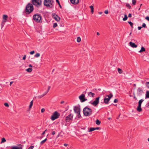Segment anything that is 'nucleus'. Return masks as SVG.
Wrapping results in <instances>:
<instances>
[{
    "label": "nucleus",
    "instance_id": "nucleus-1",
    "mask_svg": "<svg viewBox=\"0 0 149 149\" xmlns=\"http://www.w3.org/2000/svg\"><path fill=\"white\" fill-rule=\"evenodd\" d=\"M34 9L33 5L31 3H28L26 5L25 9V14L29 15L33 11Z\"/></svg>",
    "mask_w": 149,
    "mask_h": 149
},
{
    "label": "nucleus",
    "instance_id": "nucleus-2",
    "mask_svg": "<svg viewBox=\"0 0 149 149\" xmlns=\"http://www.w3.org/2000/svg\"><path fill=\"white\" fill-rule=\"evenodd\" d=\"M83 112L85 116H89L92 114V110L91 109L86 107L83 109Z\"/></svg>",
    "mask_w": 149,
    "mask_h": 149
},
{
    "label": "nucleus",
    "instance_id": "nucleus-3",
    "mask_svg": "<svg viewBox=\"0 0 149 149\" xmlns=\"http://www.w3.org/2000/svg\"><path fill=\"white\" fill-rule=\"evenodd\" d=\"M33 19L35 22L37 23H41L42 22V17L40 14H35L33 16Z\"/></svg>",
    "mask_w": 149,
    "mask_h": 149
},
{
    "label": "nucleus",
    "instance_id": "nucleus-4",
    "mask_svg": "<svg viewBox=\"0 0 149 149\" xmlns=\"http://www.w3.org/2000/svg\"><path fill=\"white\" fill-rule=\"evenodd\" d=\"M54 1L52 0H44V5L47 7L52 8L53 6Z\"/></svg>",
    "mask_w": 149,
    "mask_h": 149
},
{
    "label": "nucleus",
    "instance_id": "nucleus-5",
    "mask_svg": "<svg viewBox=\"0 0 149 149\" xmlns=\"http://www.w3.org/2000/svg\"><path fill=\"white\" fill-rule=\"evenodd\" d=\"M31 3L33 4L39 8L41 6L42 1L41 0H32Z\"/></svg>",
    "mask_w": 149,
    "mask_h": 149
},
{
    "label": "nucleus",
    "instance_id": "nucleus-6",
    "mask_svg": "<svg viewBox=\"0 0 149 149\" xmlns=\"http://www.w3.org/2000/svg\"><path fill=\"white\" fill-rule=\"evenodd\" d=\"M60 116V114L57 111H55L52 115L51 119L52 120H54L58 118Z\"/></svg>",
    "mask_w": 149,
    "mask_h": 149
},
{
    "label": "nucleus",
    "instance_id": "nucleus-7",
    "mask_svg": "<svg viewBox=\"0 0 149 149\" xmlns=\"http://www.w3.org/2000/svg\"><path fill=\"white\" fill-rule=\"evenodd\" d=\"M100 97H98L96 98L94 101L93 102H91L90 101L89 102V103L93 105L94 107L96 106L99 103Z\"/></svg>",
    "mask_w": 149,
    "mask_h": 149
},
{
    "label": "nucleus",
    "instance_id": "nucleus-8",
    "mask_svg": "<svg viewBox=\"0 0 149 149\" xmlns=\"http://www.w3.org/2000/svg\"><path fill=\"white\" fill-rule=\"evenodd\" d=\"M8 17L6 15H3V20L1 24V29L4 26L5 23L7 21Z\"/></svg>",
    "mask_w": 149,
    "mask_h": 149
},
{
    "label": "nucleus",
    "instance_id": "nucleus-9",
    "mask_svg": "<svg viewBox=\"0 0 149 149\" xmlns=\"http://www.w3.org/2000/svg\"><path fill=\"white\" fill-rule=\"evenodd\" d=\"M107 96L108 97H105L104 99V100L105 104H108L110 99L113 96V95L111 93H110L109 95H107Z\"/></svg>",
    "mask_w": 149,
    "mask_h": 149
},
{
    "label": "nucleus",
    "instance_id": "nucleus-10",
    "mask_svg": "<svg viewBox=\"0 0 149 149\" xmlns=\"http://www.w3.org/2000/svg\"><path fill=\"white\" fill-rule=\"evenodd\" d=\"M73 116L72 114H70L66 117L65 120L67 122H69L70 121H72Z\"/></svg>",
    "mask_w": 149,
    "mask_h": 149
},
{
    "label": "nucleus",
    "instance_id": "nucleus-11",
    "mask_svg": "<svg viewBox=\"0 0 149 149\" xmlns=\"http://www.w3.org/2000/svg\"><path fill=\"white\" fill-rule=\"evenodd\" d=\"M85 95L82 94L79 96V98L80 99L81 102H84L86 101L87 100V99L85 98Z\"/></svg>",
    "mask_w": 149,
    "mask_h": 149
},
{
    "label": "nucleus",
    "instance_id": "nucleus-12",
    "mask_svg": "<svg viewBox=\"0 0 149 149\" xmlns=\"http://www.w3.org/2000/svg\"><path fill=\"white\" fill-rule=\"evenodd\" d=\"M143 93V90L142 88H139L137 89V95L138 96H141L142 95V93Z\"/></svg>",
    "mask_w": 149,
    "mask_h": 149
},
{
    "label": "nucleus",
    "instance_id": "nucleus-13",
    "mask_svg": "<svg viewBox=\"0 0 149 149\" xmlns=\"http://www.w3.org/2000/svg\"><path fill=\"white\" fill-rule=\"evenodd\" d=\"M22 146H23L20 144L18 146H12V149H22Z\"/></svg>",
    "mask_w": 149,
    "mask_h": 149
},
{
    "label": "nucleus",
    "instance_id": "nucleus-14",
    "mask_svg": "<svg viewBox=\"0 0 149 149\" xmlns=\"http://www.w3.org/2000/svg\"><path fill=\"white\" fill-rule=\"evenodd\" d=\"M74 110L75 112L77 113L80 112V108L78 107L74 106Z\"/></svg>",
    "mask_w": 149,
    "mask_h": 149
},
{
    "label": "nucleus",
    "instance_id": "nucleus-15",
    "mask_svg": "<svg viewBox=\"0 0 149 149\" xmlns=\"http://www.w3.org/2000/svg\"><path fill=\"white\" fill-rule=\"evenodd\" d=\"M53 17L57 21H58L60 20V17L56 14H54L53 15Z\"/></svg>",
    "mask_w": 149,
    "mask_h": 149
},
{
    "label": "nucleus",
    "instance_id": "nucleus-16",
    "mask_svg": "<svg viewBox=\"0 0 149 149\" xmlns=\"http://www.w3.org/2000/svg\"><path fill=\"white\" fill-rule=\"evenodd\" d=\"M129 45L133 48H136L137 47V45L135 44L134 43L132 42H130L129 43Z\"/></svg>",
    "mask_w": 149,
    "mask_h": 149
},
{
    "label": "nucleus",
    "instance_id": "nucleus-17",
    "mask_svg": "<svg viewBox=\"0 0 149 149\" xmlns=\"http://www.w3.org/2000/svg\"><path fill=\"white\" fill-rule=\"evenodd\" d=\"M71 3L74 4H76L79 2V0H70Z\"/></svg>",
    "mask_w": 149,
    "mask_h": 149
},
{
    "label": "nucleus",
    "instance_id": "nucleus-18",
    "mask_svg": "<svg viewBox=\"0 0 149 149\" xmlns=\"http://www.w3.org/2000/svg\"><path fill=\"white\" fill-rule=\"evenodd\" d=\"M141 105H138L136 109L139 112H140L142 111V109H141Z\"/></svg>",
    "mask_w": 149,
    "mask_h": 149
},
{
    "label": "nucleus",
    "instance_id": "nucleus-19",
    "mask_svg": "<svg viewBox=\"0 0 149 149\" xmlns=\"http://www.w3.org/2000/svg\"><path fill=\"white\" fill-rule=\"evenodd\" d=\"M95 95V93H93L91 92H90L88 93V95L91 97H94Z\"/></svg>",
    "mask_w": 149,
    "mask_h": 149
},
{
    "label": "nucleus",
    "instance_id": "nucleus-20",
    "mask_svg": "<svg viewBox=\"0 0 149 149\" xmlns=\"http://www.w3.org/2000/svg\"><path fill=\"white\" fill-rule=\"evenodd\" d=\"M149 98V91H147L146 93L145 99Z\"/></svg>",
    "mask_w": 149,
    "mask_h": 149
},
{
    "label": "nucleus",
    "instance_id": "nucleus-21",
    "mask_svg": "<svg viewBox=\"0 0 149 149\" xmlns=\"http://www.w3.org/2000/svg\"><path fill=\"white\" fill-rule=\"evenodd\" d=\"M33 104V100H32L30 102V105L29 107V109H31V108Z\"/></svg>",
    "mask_w": 149,
    "mask_h": 149
},
{
    "label": "nucleus",
    "instance_id": "nucleus-22",
    "mask_svg": "<svg viewBox=\"0 0 149 149\" xmlns=\"http://www.w3.org/2000/svg\"><path fill=\"white\" fill-rule=\"evenodd\" d=\"M90 8L91 9V12L92 14H93L94 12V8L92 6H90Z\"/></svg>",
    "mask_w": 149,
    "mask_h": 149
},
{
    "label": "nucleus",
    "instance_id": "nucleus-23",
    "mask_svg": "<svg viewBox=\"0 0 149 149\" xmlns=\"http://www.w3.org/2000/svg\"><path fill=\"white\" fill-rule=\"evenodd\" d=\"M144 100L143 99H141L139 100L138 102V105H141L142 102L144 101Z\"/></svg>",
    "mask_w": 149,
    "mask_h": 149
},
{
    "label": "nucleus",
    "instance_id": "nucleus-24",
    "mask_svg": "<svg viewBox=\"0 0 149 149\" xmlns=\"http://www.w3.org/2000/svg\"><path fill=\"white\" fill-rule=\"evenodd\" d=\"M145 51V48L143 47H141V50L139 51V52H144Z\"/></svg>",
    "mask_w": 149,
    "mask_h": 149
},
{
    "label": "nucleus",
    "instance_id": "nucleus-25",
    "mask_svg": "<svg viewBox=\"0 0 149 149\" xmlns=\"http://www.w3.org/2000/svg\"><path fill=\"white\" fill-rule=\"evenodd\" d=\"M117 70L119 73L121 74L123 73V71L120 68H118Z\"/></svg>",
    "mask_w": 149,
    "mask_h": 149
},
{
    "label": "nucleus",
    "instance_id": "nucleus-26",
    "mask_svg": "<svg viewBox=\"0 0 149 149\" xmlns=\"http://www.w3.org/2000/svg\"><path fill=\"white\" fill-rule=\"evenodd\" d=\"M95 130V127H91L90 128V129L88 130V132H91L92 131H93L94 130Z\"/></svg>",
    "mask_w": 149,
    "mask_h": 149
},
{
    "label": "nucleus",
    "instance_id": "nucleus-27",
    "mask_svg": "<svg viewBox=\"0 0 149 149\" xmlns=\"http://www.w3.org/2000/svg\"><path fill=\"white\" fill-rule=\"evenodd\" d=\"M32 70V69L31 68H29L26 70V71L29 72H31Z\"/></svg>",
    "mask_w": 149,
    "mask_h": 149
},
{
    "label": "nucleus",
    "instance_id": "nucleus-28",
    "mask_svg": "<svg viewBox=\"0 0 149 149\" xmlns=\"http://www.w3.org/2000/svg\"><path fill=\"white\" fill-rule=\"evenodd\" d=\"M96 123L97 125H100L101 123V122L98 119H97L96 121Z\"/></svg>",
    "mask_w": 149,
    "mask_h": 149
},
{
    "label": "nucleus",
    "instance_id": "nucleus-29",
    "mask_svg": "<svg viewBox=\"0 0 149 149\" xmlns=\"http://www.w3.org/2000/svg\"><path fill=\"white\" fill-rule=\"evenodd\" d=\"M127 17L126 14H125L124 15V17L123 19V21H126L127 20Z\"/></svg>",
    "mask_w": 149,
    "mask_h": 149
},
{
    "label": "nucleus",
    "instance_id": "nucleus-30",
    "mask_svg": "<svg viewBox=\"0 0 149 149\" xmlns=\"http://www.w3.org/2000/svg\"><path fill=\"white\" fill-rule=\"evenodd\" d=\"M81 41V38L80 37H78L77 38V41L78 42H80Z\"/></svg>",
    "mask_w": 149,
    "mask_h": 149
},
{
    "label": "nucleus",
    "instance_id": "nucleus-31",
    "mask_svg": "<svg viewBox=\"0 0 149 149\" xmlns=\"http://www.w3.org/2000/svg\"><path fill=\"white\" fill-rule=\"evenodd\" d=\"M47 138H46L44 140H43V141H42L41 142H40V144H43L46 141H47Z\"/></svg>",
    "mask_w": 149,
    "mask_h": 149
},
{
    "label": "nucleus",
    "instance_id": "nucleus-32",
    "mask_svg": "<svg viewBox=\"0 0 149 149\" xmlns=\"http://www.w3.org/2000/svg\"><path fill=\"white\" fill-rule=\"evenodd\" d=\"M128 22L131 26L132 27V28H133V23L131 22H130V21H128Z\"/></svg>",
    "mask_w": 149,
    "mask_h": 149
},
{
    "label": "nucleus",
    "instance_id": "nucleus-33",
    "mask_svg": "<svg viewBox=\"0 0 149 149\" xmlns=\"http://www.w3.org/2000/svg\"><path fill=\"white\" fill-rule=\"evenodd\" d=\"M6 141V140L4 138H3L2 139L1 143H4Z\"/></svg>",
    "mask_w": 149,
    "mask_h": 149
},
{
    "label": "nucleus",
    "instance_id": "nucleus-34",
    "mask_svg": "<svg viewBox=\"0 0 149 149\" xmlns=\"http://www.w3.org/2000/svg\"><path fill=\"white\" fill-rule=\"evenodd\" d=\"M145 85L146 86V87L148 88H149V82H146Z\"/></svg>",
    "mask_w": 149,
    "mask_h": 149
},
{
    "label": "nucleus",
    "instance_id": "nucleus-35",
    "mask_svg": "<svg viewBox=\"0 0 149 149\" xmlns=\"http://www.w3.org/2000/svg\"><path fill=\"white\" fill-rule=\"evenodd\" d=\"M126 6L128 7L129 9L131 8V6L129 3H127L126 4Z\"/></svg>",
    "mask_w": 149,
    "mask_h": 149
},
{
    "label": "nucleus",
    "instance_id": "nucleus-36",
    "mask_svg": "<svg viewBox=\"0 0 149 149\" xmlns=\"http://www.w3.org/2000/svg\"><path fill=\"white\" fill-rule=\"evenodd\" d=\"M40 56V54L39 53H36L34 56L35 57H38Z\"/></svg>",
    "mask_w": 149,
    "mask_h": 149
},
{
    "label": "nucleus",
    "instance_id": "nucleus-37",
    "mask_svg": "<svg viewBox=\"0 0 149 149\" xmlns=\"http://www.w3.org/2000/svg\"><path fill=\"white\" fill-rule=\"evenodd\" d=\"M57 26V24L56 23H55L53 24V27L54 28H55Z\"/></svg>",
    "mask_w": 149,
    "mask_h": 149
},
{
    "label": "nucleus",
    "instance_id": "nucleus-38",
    "mask_svg": "<svg viewBox=\"0 0 149 149\" xmlns=\"http://www.w3.org/2000/svg\"><path fill=\"white\" fill-rule=\"evenodd\" d=\"M132 4L133 5H135L136 3V0H132Z\"/></svg>",
    "mask_w": 149,
    "mask_h": 149
},
{
    "label": "nucleus",
    "instance_id": "nucleus-39",
    "mask_svg": "<svg viewBox=\"0 0 149 149\" xmlns=\"http://www.w3.org/2000/svg\"><path fill=\"white\" fill-rule=\"evenodd\" d=\"M77 113V116L79 118H80L81 116L80 114V112Z\"/></svg>",
    "mask_w": 149,
    "mask_h": 149
},
{
    "label": "nucleus",
    "instance_id": "nucleus-40",
    "mask_svg": "<svg viewBox=\"0 0 149 149\" xmlns=\"http://www.w3.org/2000/svg\"><path fill=\"white\" fill-rule=\"evenodd\" d=\"M45 95H44L43 94H42V95L40 96H38V97L39 98H41V97H43Z\"/></svg>",
    "mask_w": 149,
    "mask_h": 149
},
{
    "label": "nucleus",
    "instance_id": "nucleus-41",
    "mask_svg": "<svg viewBox=\"0 0 149 149\" xmlns=\"http://www.w3.org/2000/svg\"><path fill=\"white\" fill-rule=\"evenodd\" d=\"M4 105L6 107H8L9 105L8 103H5L4 104Z\"/></svg>",
    "mask_w": 149,
    "mask_h": 149
},
{
    "label": "nucleus",
    "instance_id": "nucleus-42",
    "mask_svg": "<svg viewBox=\"0 0 149 149\" xmlns=\"http://www.w3.org/2000/svg\"><path fill=\"white\" fill-rule=\"evenodd\" d=\"M35 53V51L33 50L30 52V53L32 55Z\"/></svg>",
    "mask_w": 149,
    "mask_h": 149
},
{
    "label": "nucleus",
    "instance_id": "nucleus-43",
    "mask_svg": "<svg viewBox=\"0 0 149 149\" xmlns=\"http://www.w3.org/2000/svg\"><path fill=\"white\" fill-rule=\"evenodd\" d=\"M142 26V27H143L146 28V24L144 23H143V24Z\"/></svg>",
    "mask_w": 149,
    "mask_h": 149
},
{
    "label": "nucleus",
    "instance_id": "nucleus-44",
    "mask_svg": "<svg viewBox=\"0 0 149 149\" xmlns=\"http://www.w3.org/2000/svg\"><path fill=\"white\" fill-rule=\"evenodd\" d=\"M104 13L105 14H107L108 13V11L107 10H105Z\"/></svg>",
    "mask_w": 149,
    "mask_h": 149
},
{
    "label": "nucleus",
    "instance_id": "nucleus-45",
    "mask_svg": "<svg viewBox=\"0 0 149 149\" xmlns=\"http://www.w3.org/2000/svg\"><path fill=\"white\" fill-rule=\"evenodd\" d=\"M45 109L42 108L41 110V112L42 113H43L45 111Z\"/></svg>",
    "mask_w": 149,
    "mask_h": 149
},
{
    "label": "nucleus",
    "instance_id": "nucleus-46",
    "mask_svg": "<svg viewBox=\"0 0 149 149\" xmlns=\"http://www.w3.org/2000/svg\"><path fill=\"white\" fill-rule=\"evenodd\" d=\"M118 101V100L117 99H115L114 100V103H117Z\"/></svg>",
    "mask_w": 149,
    "mask_h": 149
},
{
    "label": "nucleus",
    "instance_id": "nucleus-47",
    "mask_svg": "<svg viewBox=\"0 0 149 149\" xmlns=\"http://www.w3.org/2000/svg\"><path fill=\"white\" fill-rule=\"evenodd\" d=\"M134 98L136 100H137V98L136 97V96L135 95V94L134 93Z\"/></svg>",
    "mask_w": 149,
    "mask_h": 149
},
{
    "label": "nucleus",
    "instance_id": "nucleus-48",
    "mask_svg": "<svg viewBox=\"0 0 149 149\" xmlns=\"http://www.w3.org/2000/svg\"><path fill=\"white\" fill-rule=\"evenodd\" d=\"M34 147V146H30L28 149H32Z\"/></svg>",
    "mask_w": 149,
    "mask_h": 149
},
{
    "label": "nucleus",
    "instance_id": "nucleus-49",
    "mask_svg": "<svg viewBox=\"0 0 149 149\" xmlns=\"http://www.w3.org/2000/svg\"><path fill=\"white\" fill-rule=\"evenodd\" d=\"M145 19L147 20H148V21H149V16H147Z\"/></svg>",
    "mask_w": 149,
    "mask_h": 149
},
{
    "label": "nucleus",
    "instance_id": "nucleus-50",
    "mask_svg": "<svg viewBox=\"0 0 149 149\" xmlns=\"http://www.w3.org/2000/svg\"><path fill=\"white\" fill-rule=\"evenodd\" d=\"M146 107L149 108V102L146 104Z\"/></svg>",
    "mask_w": 149,
    "mask_h": 149
},
{
    "label": "nucleus",
    "instance_id": "nucleus-51",
    "mask_svg": "<svg viewBox=\"0 0 149 149\" xmlns=\"http://www.w3.org/2000/svg\"><path fill=\"white\" fill-rule=\"evenodd\" d=\"M48 92V91H47L46 92H45L43 94L44 95H45Z\"/></svg>",
    "mask_w": 149,
    "mask_h": 149
},
{
    "label": "nucleus",
    "instance_id": "nucleus-52",
    "mask_svg": "<svg viewBox=\"0 0 149 149\" xmlns=\"http://www.w3.org/2000/svg\"><path fill=\"white\" fill-rule=\"evenodd\" d=\"M55 132L54 131H53L52 133V135H54L55 134Z\"/></svg>",
    "mask_w": 149,
    "mask_h": 149
},
{
    "label": "nucleus",
    "instance_id": "nucleus-53",
    "mask_svg": "<svg viewBox=\"0 0 149 149\" xmlns=\"http://www.w3.org/2000/svg\"><path fill=\"white\" fill-rule=\"evenodd\" d=\"M142 28V27L141 26H138V30H141V29Z\"/></svg>",
    "mask_w": 149,
    "mask_h": 149
},
{
    "label": "nucleus",
    "instance_id": "nucleus-54",
    "mask_svg": "<svg viewBox=\"0 0 149 149\" xmlns=\"http://www.w3.org/2000/svg\"><path fill=\"white\" fill-rule=\"evenodd\" d=\"M26 58V55H24V56L23 57V58L22 59L24 60H25Z\"/></svg>",
    "mask_w": 149,
    "mask_h": 149
},
{
    "label": "nucleus",
    "instance_id": "nucleus-55",
    "mask_svg": "<svg viewBox=\"0 0 149 149\" xmlns=\"http://www.w3.org/2000/svg\"><path fill=\"white\" fill-rule=\"evenodd\" d=\"M58 5L59 6V7L61 8H62V7L61 6V5L60 4V3H58Z\"/></svg>",
    "mask_w": 149,
    "mask_h": 149
},
{
    "label": "nucleus",
    "instance_id": "nucleus-56",
    "mask_svg": "<svg viewBox=\"0 0 149 149\" xmlns=\"http://www.w3.org/2000/svg\"><path fill=\"white\" fill-rule=\"evenodd\" d=\"M128 17H132V15L131 13H129L128 15Z\"/></svg>",
    "mask_w": 149,
    "mask_h": 149
},
{
    "label": "nucleus",
    "instance_id": "nucleus-57",
    "mask_svg": "<svg viewBox=\"0 0 149 149\" xmlns=\"http://www.w3.org/2000/svg\"><path fill=\"white\" fill-rule=\"evenodd\" d=\"M50 88H51V86H48V89H47V91L49 92V90H50Z\"/></svg>",
    "mask_w": 149,
    "mask_h": 149
},
{
    "label": "nucleus",
    "instance_id": "nucleus-58",
    "mask_svg": "<svg viewBox=\"0 0 149 149\" xmlns=\"http://www.w3.org/2000/svg\"><path fill=\"white\" fill-rule=\"evenodd\" d=\"M95 130H99L100 129V128L99 127H95Z\"/></svg>",
    "mask_w": 149,
    "mask_h": 149
},
{
    "label": "nucleus",
    "instance_id": "nucleus-59",
    "mask_svg": "<svg viewBox=\"0 0 149 149\" xmlns=\"http://www.w3.org/2000/svg\"><path fill=\"white\" fill-rule=\"evenodd\" d=\"M56 3H58V4L60 3V2L58 0H56Z\"/></svg>",
    "mask_w": 149,
    "mask_h": 149
},
{
    "label": "nucleus",
    "instance_id": "nucleus-60",
    "mask_svg": "<svg viewBox=\"0 0 149 149\" xmlns=\"http://www.w3.org/2000/svg\"><path fill=\"white\" fill-rule=\"evenodd\" d=\"M68 145V144L66 143H65L64 144V146H67Z\"/></svg>",
    "mask_w": 149,
    "mask_h": 149
},
{
    "label": "nucleus",
    "instance_id": "nucleus-61",
    "mask_svg": "<svg viewBox=\"0 0 149 149\" xmlns=\"http://www.w3.org/2000/svg\"><path fill=\"white\" fill-rule=\"evenodd\" d=\"M45 133V132H43L42 133V134H41V135H44Z\"/></svg>",
    "mask_w": 149,
    "mask_h": 149
},
{
    "label": "nucleus",
    "instance_id": "nucleus-62",
    "mask_svg": "<svg viewBox=\"0 0 149 149\" xmlns=\"http://www.w3.org/2000/svg\"><path fill=\"white\" fill-rule=\"evenodd\" d=\"M64 102V101H62L60 102L61 104H62Z\"/></svg>",
    "mask_w": 149,
    "mask_h": 149
},
{
    "label": "nucleus",
    "instance_id": "nucleus-63",
    "mask_svg": "<svg viewBox=\"0 0 149 149\" xmlns=\"http://www.w3.org/2000/svg\"><path fill=\"white\" fill-rule=\"evenodd\" d=\"M102 13V12H98V13L100 15Z\"/></svg>",
    "mask_w": 149,
    "mask_h": 149
},
{
    "label": "nucleus",
    "instance_id": "nucleus-64",
    "mask_svg": "<svg viewBox=\"0 0 149 149\" xmlns=\"http://www.w3.org/2000/svg\"><path fill=\"white\" fill-rule=\"evenodd\" d=\"M13 82V81H11L10 82V86H11V84H12Z\"/></svg>",
    "mask_w": 149,
    "mask_h": 149
}]
</instances>
